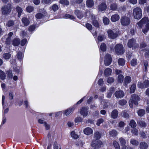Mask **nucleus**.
<instances>
[{"mask_svg": "<svg viewBox=\"0 0 149 149\" xmlns=\"http://www.w3.org/2000/svg\"><path fill=\"white\" fill-rule=\"evenodd\" d=\"M34 10V8L31 6H29L26 8V10L29 12L30 13Z\"/></svg>", "mask_w": 149, "mask_h": 149, "instance_id": "31", "label": "nucleus"}, {"mask_svg": "<svg viewBox=\"0 0 149 149\" xmlns=\"http://www.w3.org/2000/svg\"><path fill=\"white\" fill-rule=\"evenodd\" d=\"M65 16L66 17L72 19H74V17L73 16L71 15L68 14H66L65 15Z\"/></svg>", "mask_w": 149, "mask_h": 149, "instance_id": "63", "label": "nucleus"}, {"mask_svg": "<svg viewBox=\"0 0 149 149\" xmlns=\"http://www.w3.org/2000/svg\"><path fill=\"white\" fill-rule=\"evenodd\" d=\"M113 145L116 149H120V146L118 143L116 141L113 142Z\"/></svg>", "mask_w": 149, "mask_h": 149, "instance_id": "35", "label": "nucleus"}, {"mask_svg": "<svg viewBox=\"0 0 149 149\" xmlns=\"http://www.w3.org/2000/svg\"><path fill=\"white\" fill-rule=\"evenodd\" d=\"M58 146L57 143L55 142L54 145V149H58Z\"/></svg>", "mask_w": 149, "mask_h": 149, "instance_id": "64", "label": "nucleus"}, {"mask_svg": "<svg viewBox=\"0 0 149 149\" xmlns=\"http://www.w3.org/2000/svg\"><path fill=\"white\" fill-rule=\"evenodd\" d=\"M35 27L34 26H29L28 29L29 31H31L34 30Z\"/></svg>", "mask_w": 149, "mask_h": 149, "instance_id": "59", "label": "nucleus"}, {"mask_svg": "<svg viewBox=\"0 0 149 149\" xmlns=\"http://www.w3.org/2000/svg\"><path fill=\"white\" fill-rule=\"evenodd\" d=\"M51 0H42V2L45 4H48L51 2Z\"/></svg>", "mask_w": 149, "mask_h": 149, "instance_id": "62", "label": "nucleus"}, {"mask_svg": "<svg viewBox=\"0 0 149 149\" xmlns=\"http://www.w3.org/2000/svg\"><path fill=\"white\" fill-rule=\"evenodd\" d=\"M107 8L106 3H102L99 6L98 9L99 11H102L105 10Z\"/></svg>", "mask_w": 149, "mask_h": 149, "instance_id": "14", "label": "nucleus"}, {"mask_svg": "<svg viewBox=\"0 0 149 149\" xmlns=\"http://www.w3.org/2000/svg\"><path fill=\"white\" fill-rule=\"evenodd\" d=\"M84 132L86 135H90L93 134V131L91 128L87 127L84 129Z\"/></svg>", "mask_w": 149, "mask_h": 149, "instance_id": "11", "label": "nucleus"}, {"mask_svg": "<svg viewBox=\"0 0 149 149\" xmlns=\"http://www.w3.org/2000/svg\"><path fill=\"white\" fill-rule=\"evenodd\" d=\"M119 140L121 145L123 146H125V145L126 143V142L125 139L122 138H120L119 139Z\"/></svg>", "mask_w": 149, "mask_h": 149, "instance_id": "33", "label": "nucleus"}, {"mask_svg": "<svg viewBox=\"0 0 149 149\" xmlns=\"http://www.w3.org/2000/svg\"><path fill=\"white\" fill-rule=\"evenodd\" d=\"M11 10V7L10 4H7L3 6L2 8V12L4 14L9 13Z\"/></svg>", "mask_w": 149, "mask_h": 149, "instance_id": "7", "label": "nucleus"}, {"mask_svg": "<svg viewBox=\"0 0 149 149\" xmlns=\"http://www.w3.org/2000/svg\"><path fill=\"white\" fill-rule=\"evenodd\" d=\"M145 56H149V48H148L145 50Z\"/></svg>", "mask_w": 149, "mask_h": 149, "instance_id": "61", "label": "nucleus"}, {"mask_svg": "<svg viewBox=\"0 0 149 149\" xmlns=\"http://www.w3.org/2000/svg\"><path fill=\"white\" fill-rule=\"evenodd\" d=\"M102 143L100 141L97 139L93 140L91 144L92 146L95 149L99 148L102 145Z\"/></svg>", "mask_w": 149, "mask_h": 149, "instance_id": "6", "label": "nucleus"}, {"mask_svg": "<svg viewBox=\"0 0 149 149\" xmlns=\"http://www.w3.org/2000/svg\"><path fill=\"white\" fill-rule=\"evenodd\" d=\"M14 24L13 21L12 20H9L8 21L7 23V25L8 26H10L13 25Z\"/></svg>", "mask_w": 149, "mask_h": 149, "instance_id": "54", "label": "nucleus"}, {"mask_svg": "<svg viewBox=\"0 0 149 149\" xmlns=\"http://www.w3.org/2000/svg\"><path fill=\"white\" fill-rule=\"evenodd\" d=\"M17 57L18 59H21L23 57L22 53L21 52H18L17 55Z\"/></svg>", "mask_w": 149, "mask_h": 149, "instance_id": "56", "label": "nucleus"}, {"mask_svg": "<svg viewBox=\"0 0 149 149\" xmlns=\"http://www.w3.org/2000/svg\"><path fill=\"white\" fill-rule=\"evenodd\" d=\"M88 109L85 107H83L80 111L81 114L85 117L87 116L88 114Z\"/></svg>", "mask_w": 149, "mask_h": 149, "instance_id": "12", "label": "nucleus"}, {"mask_svg": "<svg viewBox=\"0 0 149 149\" xmlns=\"http://www.w3.org/2000/svg\"><path fill=\"white\" fill-rule=\"evenodd\" d=\"M72 137L75 139H77L78 138V135L75 134L74 131H72L71 133Z\"/></svg>", "mask_w": 149, "mask_h": 149, "instance_id": "37", "label": "nucleus"}, {"mask_svg": "<svg viewBox=\"0 0 149 149\" xmlns=\"http://www.w3.org/2000/svg\"><path fill=\"white\" fill-rule=\"evenodd\" d=\"M27 42V40L26 39H23L21 41V45L22 46H23Z\"/></svg>", "mask_w": 149, "mask_h": 149, "instance_id": "58", "label": "nucleus"}, {"mask_svg": "<svg viewBox=\"0 0 149 149\" xmlns=\"http://www.w3.org/2000/svg\"><path fill=\"white\" fill-rule=\"evenodd\" d=\"M140 97L138 95L135 94L132 95L129 102L130 107L131 108L133 107V103L135 105H137L138 104V102L140 100Z\"/></svg>", "mask_w": 149, "mask_h": 149, "instance_id": "2", "label": "nucleus"}, {"mask_svg": "<svg viewBox=\"0 0 149 149\" xmlns=\"http://www.w3.org/2000/svg\"><path fill=\"white\" fill-rule=\"evenodd\" d=\"M131 81V78L130 76H126L125 77L124 83L126 85L129 83Z\"/></svg>", "mask_w": 149, "mask_h": 149, "instance_id": "26", "label": "nucleus"}, {"mask_svg": "<svg viewBox=\"0 0 149 149\" xmlns=\"http://www.w3.org/2000/svg\"><path fill=\"white\" fill-rule=\"evenodd\" d=\"M0 77L1 78L2 80H4L6 77L5 73L3 71L1 70H0Z\"/></svg>", "mask_w": 149, "mask_h": 149, "instance_id": "39", "label": "nucleus"}, {"mask_svg": "<svg viewBox=\"0 0 149 149\" xmlns=\"http://www.w3.org/2000/svg\"><path fill=\"white\" fill-rule=\"evenodd\" d=\"M104 121V120L103 119H100L97 121L96 125L98 126H99L101 123H103Z\"/></svg>", "mask_w": 149, "mask_h": 149, "instance_id": "48", "label": "nucleus"}, {"mask_svg": "<svg viewBox=\"0 0 149 149\" xmlns=\"http://www.w3.org/2000/svg\"><path fill=\"white\" fill-rule=\"evenodd\" d=\"M16 10L18 12V17H19L21 16V13L22 11V9L21 8L19 7H17L16 8Z\"/></svg>", "mask_w": 149, "mask_h": 149, "instance_id": "34", "label": "nucleus"}, {"mask_svg": "<svg viewBox=\"0 0 149 149\" xmlns=\"http://www.w3.org/2000/svg\"><path fill=\"white\" fill-rule=\"evenodd\" d=\"M136 88V86L135 84H133L132 85L130 88V92L131 93H133Z\"/></svg>", "mask_w": 149, "mask_h": 149, "instance_id": "32", "label": "nucleus"}, {"mask_svg": "<svg viewBox=\"0 0 149 149\" xmlns=\"http://www.w3.org/2000/svg\"><path fill=\"white\" fill-rule=\"evenodd\" d=\"M132 133L134 135H137L138 134V130L136 128H134L131 130Z\"/></svg>", "mask_w": 149, "mask_h": 149, "instance_id": "43", "label": "nucleus"}, {"mask_svg": "<svg viewBox=\"0 0 149 149\" xmlns=\"http://www.w3.org/2000/svg\"><path fill=\"white\" fill-rule=\"evenodd\" d=\"M139 147L140 149H147L148 145L145 142H141L140 143Z\"/></svg>", "mask_w": 149, "mask_h": 149, "instance_id": "15", "label": "nucleus"}, {"mask_svg": "<svg viewBox=\"0 0 149 149\" xmlns=\"http://www.w3.org/2000/svg\"><path fill=\"white\" fill-rule=\"evenodd\" d=\"M133 14L135 19H140L142 16V10L140 8H136L133 10Z\"/></svg>", "mask_w": 149, "mask_h": 149, "instance_id": "3", "label": "nucleus"}, {"mask_svg": "<svg viewBox=\"0 0 149 149\" xmlns=\"http://www.w3.org/2000/svg\"><path fill=\"white\" fill-rule=\"evenodd\" d=\"M22 20L23 23L25 26H27L29 24V21L27 18H23L22 19Z\"/></svg>", "mask_w": 149, "mask_h": 149, "instance_id": "27", "label": "nucleus"}, {"mask_svg": "<svg viewBox=\"0 0 149 149\" xmlns=\"http://www.w3.org/2000/svg\"><path fill=\"white\" fill-rule=\"evenodd\" d=\"M107 33L108 37L112 39H114L116 38L117 35L116 33H114L112 30L109 29L107 31Z\"/></svg>", "mask_w": 149, "mask_h": 149, "instance_id": "10", "label": "nucleus"}, {"mask_svg": "<svg viewBox=\"0 0 149 149\" xmlns=\"http://www.w3.org/2000/svg\"><path fill=\"white\" fill-rule=\"evenodd\" d=\"M52 9L54 11H56L58 9V6L55 4L53 5L52 6Z\"/></svg>", "mask_w": 149, "mask_h": 149, "instance_id": "49", "label": "nucleus"}, {"mask_svg": "<svg viewBox=\"0 0 149 149\" xmlns=\"http://www.w3.org/2000/svg\"><path fill=\"white\" fill-rule=\"evenodd\" d=\"M135 42V40L134 39H132L129 40L128 43V47L130 48L134 44Z\"/></svg>", "mask_w": 149, "mask_h": 149, "instance_id": "21", "label": "nucleus"}, {"mask_svg": "<svg viewBox=\"0 0 149 149\" xmlns=\"http://www.w3.org/2000/svg\"><path fill=\"white\" fill-rule=\"evenodd\" d=\"M123 76L122 75L120 74L118 75V82L119 83H122L123 81Z\"/></svg>", "mask_w": 149, "mask_h": 149, "instance_id": "40", "label": "nucleus"}, {"mask_svg": "<svg viewBox=\"0 0 149 149\" xmlns=\"http://www.w3.org/2000/svg\"><path fill=\"white\" fill-rule=\"evenodd\" d=\"M120 19L119 15L117 14H115L112 15L111 18V21L113 22H115L118 20Z\"/></svg>", "mask_w": 149, "mask_h": 149, "instance_id": "13", "label": "nucleus"}, {"mask_svg": "<svg viewBox=\"0 0 149 149\" xmlns=\"http://www.w3.org/2000/svg\"><path fill=\"white\" fill-rule=\"evenodd\" d=\"M94 136L97 139L100 138V134L99 132H97L95 133Z\"/></svg>", "mask_w": 149, "mask_h": 149, "instance_id": "55", "label": "nucleus"}, {"mask_svg": "<svg viewBox=\"0 0 149 149\" xmlns=\"http://www.w3.org/2000/svg\"><path fill=\"white\" fill-rule=\"evenodd\" d=\"M130 142L131 144L134 146H137L139 144V142L137 141L134 139H131Z\"/></svg>", "mask_w": 149, "mask_h": 149, "instance_id": "25", "label": "nucleus"}, {"mask_svg": "<svg viewBox=\"0 0 149 149\" xmlns=\"http://www.w3.org/2000/svg\"><path fill=\"white\" fill-rule=\"evenodd\" d=\"M103 21L105 25H107L109 24L110 22L109 19L107 17L104 18Z\"/></svg>", "mask_w": 149, "mask_h": 149, "instance_id": "38", "label": "nucleus"}, {"mask_svg": "<svg viewBox=\"0 0 149 149\" xmlns=\"http://www.w3.org/2000/svg\"><path fill=\"white\" fill-rule=\"evenodd\" d=\"M115 51L118 54H122L124 52L123 45L120 44L117 45L115 47Z\"/></svg>", "mask_w": 149, "mask_h": 149, "instance_id": "4", "label": "nucleus"}, {"mask_svg": "<svg viewBox=\"0 0 149 149\" xmlns=\"http://www.w3.org/2000/svg\"><path fill=\"white\" fill-rule=\"evenodd\" d=\"M93 24L95 27H97L99 26V24L96 20H93Z\"/></svg>", "mask_w": 149, "mask_h": 149, "instance_id": "53", "label": "nucleus"}, {"mask_svg": "<svg viewBox=\"0 0 149 149\" xmlns=\"http://www.w3.org/2000/svg\"><path fill=\"white\" fill-rule=\"evenodd\" d=\"M118 63L119 65H123L125 63V61L122 58H120L118 60Z\"/></svg>", "mask_w": 149, "mask_h": 149, "instance_id": "29", "label": "nucleus"}, {"mask_svg": "<svg viewBox=\"0 0 149 149\" xmlns=\"http://www.w3.org/2000/svg\"><path fill=\"white\" fill-rule=\"evenodd\" d=\"M138 87L140 88H147L149 86V80H145L143 83L139 82L138 84Z\"/></svg>", "mask_w": 149, "mask_h": 149, "instance_id": "9", "label": "nucleus"}, {"mask_svg": "<svg viewBox=\"0 0 149 149\" xmlns=\"http://www.w3.org/2000/svg\"><path fill=\"white\" fill-rule=\"evenodd\" d=\"M86 27L89 30H91L92 28V26L90 24L87 23L86 25Z\"/></svg>", "mask_w": 149, "mask_h": 149, "instance_id": "60", "label": "nucleus"}, {"mask_svg": "<svg viewBox=\"0 0 149 149\" xmlns=\"http://www.w3.org/2000/svg\"><path fill=\"white\" fill-rule=\"evenodd\" d=\"M111 117L113 118H116L118 116V111L116 110H114L111 113Z\"/></svg>", "mask_w": 149, "mask_h": 149, "instance_id": "17", "label": "nucleus"}, {"mask_svg": "<svg viewBox=\"0 0 149 149\" xmlns=\"http://www.w3.org/2000/svg\"><path fill=\"white\" fill-rule=\"evenodd\" d=\"M117 8V5L116 3H113L111 4L110 10L113 11L116 10Z\"/></svg>", "mask_w": 149, "mask_h": 149, "instance_id": "22", "label": "nucleus"}, {"mask_svg": "<svg viewBox=\"0 0 149 149\" xmlns=\"http://www.w3.org/2000/svg\"><path fill=\"white\" fill-rule=\"evenodd\" d=\"M43 17V15L40 13H38L36 15V17L37 19H40L42 18Z\"/></svg>", "mask_w": 149, "mask_h": 149, "instance_id": "50", "label": "nucleus"}, {"mask_svg": "<svg viewBox=\"0 0 149 149\" xmlns=\"http://www.w3.org/2000/svg\"><path fill=\"white\" fill-rule=\"evenodd\" d=\"M112 70L109 68H107L104 70V74L105 76H107L111 74Z\"/></svg>", "mask_w": 149, "mask_h": 149, "instance_id": "19", "label": "nucleus"}, {"mask_svg": "<svg viewBox=\"0 0 149 149\" xmlns=\"http://www.w3.org/2000/svg\"><path fill=\"white\" fill-rule=\"evenodd\" d=\"M60 2L61 3L64 5H68L69 4V2L67 0H60Z\"/></svg>", "mask_w": 149, "mask_h": 149, "instance_id": "42", "label": "nucleus"}, {"mask_svg": "<svg viewBox=\"0 0 149 149\" xmlns=\"http://www.w3.org/2000/svg\"><path fill=\"white\" fill-rule=\"evenodd\" d=\"M131 65L132 66H135L137 64V60L136 59H133L131 61Z\"/></svg>", "mask_w": 149, "mask_h": 149, "instance_id": "47", "label": "nucleus"}, {"mask_svg": "<svg viewBox=\"0 0 149 149\" xmlns=\"http://www.w3.org/2000/svg\"><path fill=\"white\" fill-rule=\"evenodd\" d=\"M115 95L117 98H119L123 97L124 96V93L122 91H116L115 94Z\"/></svg>", "mask_w": 149, "mask_h": 149, "instance_id": "16", "label": "nucleus"}, {"mask_svg": "<svg viewBox=\"0 0 149 149\" xmlns=\"http://www.w3.org/2000/svg\"><path fill=\"white\" fill-rule=\"evenodd\" d=\"M82 118L80 117H77L75 119L76 123H78L82 121Z\"/></svg>", "mask_w": 149, "mask_h": 149, "instance_id": "52", "label": "nucleus"}, {"mask_svg": "<svg viewBox=\"0 0 149 149\" xmlns=\"http://www.w3.org/2000/svg\"><path fill=\"white\" fill-rule=\"evenodd\" d=\"M129 125L132 127H136V123L135 121L133 120L130 121Z\"/></svg>", "mask_w": 149, "mask_h": 149, "instance_id": "36", "label": "nucleus"}, {"mask_svg": "<svg viewBox=\"0 0 149 149\" xmlns=\"http://www.w3.org/2000/svg\"><path fill=\"white\" fill-rule=\"evenodd\" d=\"M127 102V101L124 100H121L119 101V103L121 105H124Z\"/></svg>", "mask_w": 149, "mask_h": 149, "instance_id": "45", "label": "nucleus"}, {"mask_svg": "<svg viewBox=\"0 0 149 149\" xmlns=\"http://www.w3.org/2000/svg\"><path fill=\"white\" fill-rule=\"evenodd\" d=\"M11 56V55L9 53H6L3 55L4 58L6 59H9Z\"/></svg>", "mask_w": 149, "mask_h": 149, "instance_id": "44", "label": "nucleus"}, {"mask_svg": "<svg viewBox=\"0 0 149 149\" xmlns=\"http://www.w3.org/2000/svg\"><path fill=\"white\" fill-rule=\"evenodd\" d=\"M13 92L10 91L9 93V98L10 100H12L13 98Z\"/></svg>", "mask_w": 149, "mask_h": 149, "instance_id": "57", "label": "nucleus"}, {"mask_svg": "<svg viewBox=\"0 0 149 149\" xmlns=\"http://www.w3.org/2000/svg\"><path fill=\"white\" fill-rule=\"evenodd\" d=\"M75 13L79 18H81L83 17V14L79 10H76L75 12Z\"/></svg>", "mask_w": 149, "mask_h": 149, "instance_id": "23", "label": "nucleus"}, {"mask_svg": "<svg viewBox=\"0 0 149 149\" xmlns=\"http://www.w3.org/2000/svg\"><path fill=\"white\" fill-rule=\"evenodd\" d=\"M94 3L93 0H87L86 5L88 7H92L94 5Z\"/></svg>", "mask_w": 149, "mask_h": 149, "instance_id": "18", "label": "nucleus"}, {"mask_svg": "<svg viewBox=\"0 0 149 149\" xmlns=\"http://www.w3.org/2000/svg\"><path fill=\"white\" fill-rule=\"evenodd\" d=\"M112 61L111 56L109 54H107L104 58V64L106 66L110 65Z\"/></svg>", "mask_w": 149, "mask_h": 149, "instance_id": "8", "label": "nucleus"}, {"mask_svg": "<svg viewBox=\"0 0 149 149\" xmlns=\"http://www.w3.org/2000/svg\"><path fill=\"white\" fill-rule=\"evenodd\" d=\"M109 135L111 136H116L118 134L116 131L115 130H112L110 131Z\"/></svg>", "mask_w": 149, "mask_h": 149, "instance_id": "28", "label": "nucleus"}, {"mask_svg": "<svg viewBox=\"0 0 149 149\" xmlns=\"http://www.w3.org/2000/svg\"><path fill=\"white\" fill-rule=\"evenodd\" d=\"M100 48L102 51H105L106 50L105 44L104 43L102 44L100 46Z\"/></svg>", "mask_w": 149, "mask_h": 149, "instance_id": "41", "label": "nucleus"}, {"mask_svg": "<svg viewBox=\"0 0 149 149\" xmlns=\"http://www.w3.org/2000/svg\"><path fill=\"white\" fill-rule=\"evenodd\" d=\"M141 127H145L146 126V124L145 122L141 121L139 123Z\"/></svg>", "mask_w": 149, "mask_h": 149, "instance_id": "46", "label": "nucleus"}, {"mask_svg": "<svg viewBox=\"0 0 149 149\" xmlns=\"http://www.w3.org/2000/svg\"><path fill=\"white\" fill-rule=\"evenodd\" d=\"M138 24L139 27L142 29V31L145 33L149 30V20L147 17L142 18Z\"/></svg>", "mask_w": 149, "mask_h": 149, "instance_id": "1", "label": "nucleus"}, {"mask_svg": "<svg viewBox=\"0 0 149 149\" xmlns=\"http://www.w3.org/2000/svg\"><path fill=\"white\" fill-rule=\"evenodd\" d=\"M74 110V109L73 108H70L68 109L65 111L64 114L66 116H68L71 113H72Z\"/></svg>", "mask_w": 149, "mask_h": 149, "instance_id": "24", "label": "nucleus"}, {"mask_svg": "<svg viewBox=\"0 0 149 149\" xmlns=\"http://www.w3.org/2000/svg\"><path fill=\"white\" fill-rule=\"evenodd\" d=\"M20 40L19 39H14L12 42V44L14 46H17L20 44Z\"/></svg>", "mask_w": 149, "mask_h": 149, "instance_id": "20", "label": "nucleus"}, {"mask_svg": "<svg viewBox=\"0 0 149 149\" xmlns=\"http://www.w3.org/2000/svg\"><path fill=\"white\" fill-rule=\"evenodd\" d=\"M120 22L122 25L126 26L130 24V18L127 17H124L121 18Z\"/></svg>", "mask_w": 149, "mask_h": 149, "instance_id": "5", "label": "nucleus"}, {"mask_svg": "<svg viewBox=\"0 0 149 149\" xmlns=\"http://www.w3.org/2000/svg\"><path fill=\"white\" fill-rule=\"evenodd\" d=\"M114 81V79L112 77H109L108 78L107 81L108 83H111Z\"/></svg>", "mask_w": 149, "mask_h": 149, "instance_id": "51", "label": "nucleus"}, {"mask_svg": "<svg viewBox=\"0 0 149 149\" xmlns=\"http://www.w3.org/2000/svg\"><path fill=\"white\" fill-rule=\"evenodd\" d=\"M145 113V111L143 109L139 110L138 111V115L140 116H143Z\"/></svg>", "mask_w": 149, "mask_h": 149, "instance_id": "30", "label": "nucleus"}]
</instances>
